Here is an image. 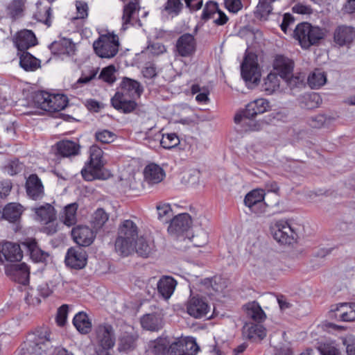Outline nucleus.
<instances>
[{
  "label": "nucleus",
  "instance_id": "1",
  "mask_svg": "<svg viewBox=\"0 0 355 355\" xmlns=\"http://www.w3.org/2000/svg\"><path fill=\"white\" fill-rule=\"evenodd\" d=\"M139 228L132 220H125L119 225L115 250L123 256L134 252L135 243L138 237Z\"/></svg>",
  "mask_w": 355,
  "mask_h": 355
},
{
  "label": "nucleus",
  "instance_id": "2",
  "mask_svg": "<svg viewBox=\"0 0 355 355\" xmlns=\"http://www.w3.org/2000/svg\"><path fill=\"white\" fill-rule=\"evenodd\" d=\"M93 341L96 345L97 355H111L112 349L116 342L113 327L108 323L99 324L93 331Z\"/></svg>",
  "mask_w": 355,
  "mask_h": 355
},
{
  "label": "nucleus",
  "instance_id": "3",
  "mask_svg": "<svg viewBox=\"0 0 355 355\" xmlns=\"http://www.w3.org/2000/svg\"><path fill=\"white\" fill-rule=\"evenodd\" d=\"M324 35L323 28L313 26L307 22L298 24L294 31V36L303 49L316 44Z\"/></svg>",
  "mask_w": 355,
  "mask_h": 355
},
{
  "label": "nucleus",
  "instance_id": "4",
  "mask_svg": "<svg viewBox=\"0 0 355 355\" xmlns=\"http://www.w3.org/2000/svg\"><path fill=\"white\" fill-rule=\"evenodd\" d=\"M89 160L81 171L83 178L87 181L101 179V169L104 166L103 151L96 145H92L89 150Z\"/></svg>",
  "mask_w": 355,
  "mask_h": 355
},
{
  "label": "nucleus",
  "instance_id": "5",
  "mask_svg": "<svg viewBox=\"0 0 355 355\" xmlns=\"http://www.w3.org/2000/svg\"><path fill=\"white\" fill-rule=\"evenodd\" d=\"M51 332L47 327L36 329L28 334L26 341L28 349L34 355H46L51 347Z\"/></svg>",
  "mask_w": 355,
  "mask_h": 355
},
{
  "label": "nucleus",
  "instance_id": "6",
  "mask_svg": "<svg viewBox=\"0 0 355 355\" xmlns=\"http://www.w3.org/2000/svg\"><path fill=\"white\" fill-rule=\"evenodd\" d=\"M119 37L114 33L101 35L93 44L95 53L106 59L114 58L119 52Z\"/></svg>",
  "mask_w": 355,
  "mask_h": 355
},
{
  "label": "nucleus",
  "instance_id": "7",
  "mask_svg": "<svg viewBox=\"0 0 355 355\" xmlns=\"http://www.w3.org/2000/svg\"><path fill=\"white\" fill-rule=\"evenodd\" d=\"M269 102L264 98H259L249 103L245 110L237 113L234 116L236 123L248 124V119H250L257 114H263L268 111Z\"/></svg>",
  "mask_w": 355,
  "mask_h": 355
},
{
  "label": "nucleus",
  "instance_id": "8",
  "mask_svg": "<svg viewBox=\"0 0 355 355\" xmlns=\"http://www.w3.org/2000/svg\"><path fill=\"white\" fill-rule=\"evenodd\" d=\"M37 217V220L46 225L45 232L48 234H53L58 230V224H55L56 213L54 207L49 203L33 209Z\"/></svg>",
  "mask_w": 355,
  "mask_h": 355
},
{
  "label": "nucleus",
  "instance_id": "9",
  "mask_svg": "<svg viewBox=\"0 0 355 355\" xmlns=\"http://www.w3.org/2000/svg\"><path fill=\"white\" fill-rule=\"evenodd\" d=\"M297 234L293 227L286 220L277 221L273 228V237L279 243L291 244L297 239Z\"/></svg>",
  "mask_w": 355,
  "mask_h": 355
},
{
  "label": "nucleus",
  "instance_id": "10",
  "mask_svg": "<svg viewBox=\"0 0 355 355\" xmlns=\"http://www.w3.org/2000/svg\"><path fill=\"white\" fill-rule=\"evenodd\" d=\"M265 192L263 189H254L250 191L244 198L245 206L250 208L251 211L259 214L266 212L268 206L264 202Z\"/></svg>",
  "mask_w": 355,
  "mask_h": 355
},
{
  "label": "nucleus",
  "instance_id": "11",
  "mask_svg": "<svg viewBox=\"0 0 355 355\" xmlns=\"http://www.w3.org/2000/svg\"><path fill=\"white\" fill-rule=\"evenodd\" d=\"M241 76L245 82L257 83L260 80L261 73L258 64L252 55L245 57L241 64Z\"/></svg>",
  "mask_w": 355,
  "mask_h": 355
},
{
  "label": "nucleus",
  "instance_id": "12",
  "mask_svg": "<svg viewBox=\"0 0 355 355\" xmlns=\"http://www.w3.org/2000/svg\"><path fill=\"white\" fill-rule=\"evenodd\" d=\"M165 176V171L160 166L150 163L144 169V187H154L162 182Z\"/></svg>",
  "mask_w": 355,
  "mask_h": 355
},
{
  "label": "nucleus",
  "instance_id": "13",
  "mask_svg": "<svg viewBox=\"0 0 355 355\" xmlns=\"http://www.w3.org/2000/svg\"><path fill=\"white\" fill-rule=\"evenodd\" d=\"M23 251L21 246L16 243L3 242L0 250V263L4 261L16 262L21 260Z\"/></svg>",
  "mask_w": 355,
  "mask_h": 355
},
{
  "label": "nucleus",
  "instance_id": "14",
  "mask_svg": "<svg viewBox=\"0 0 355 355\" xmlns=\"http://www.w3.org/2000/svg\"><path fill=\"white\" fill-rule=\"evenodd\" d=\"M111 103L114 109L124 114L132 112L137 105L135 98L119 91L111 98Z\"/></svg>",
  "mask_w": 355,
  "mask_h": 355
},
{
  "label": "nucleus",
  "instance_id": "15",
  "mask_svg": "<svg viewBox=\"0 0 355 355\" xmlns=\"http://www.w3.org/2000/svg\"><path fill=\"white\" fill-rule=\"evenodd\" d=\"M5 272L12 280L19 284L25 285L29 282L30 271L25 263L8 265Z\"/></svg>",
  "mask_w": 355,
  "mask_h": 355
},
{
  "label": "nucleus",
  "instance_id": "16",
  "mask_svg": "<svg viewBox=\"0 0 355 355\" xmlns=\"http://www.w3.org/2000/svg\"><path fill=\"white\" fill-rule=\"evenodd\" d=\"M87 253L80 247L71 248L68 250L65 257L67 266L74 269H82L87 264Z\"/></svg>",
  "mask_w": 355,
  "mask_h": 355
},
{
  "label": "nucleus",
  "instance_id": "17",
  "mask_svg": "<svg viewBox=\"0 0 355 355\" xmlns=\"http://www.w3.org/2000/svg\"><path fill=\"white\" fill-rule=\"evenodd\" d=\"M192 223L191 218L189 214H180L171 220L168 232L170 234L178 236L187 231Z\"/></svg>",
  "mask_w": 355,
  "mask_h": 355
},
{
  "label": "nucleus",
  "instance_id": "18",
  "mask_svg": "<svg viewBox=\"0 0 355 355\" xmlns=\"http://www.w3.org/2000/svg\"><path fill=\"white\" fill-rule=\"evenodd\" d=\"M187 313L195 318H201L207 316L210 311V306L202 297H193L187 303Z\"/></svg>",
  "mask_w": 355,
  "mask_h": 355
},
{
  "label": "nucleus",
  "instance_id": "19",
  "mask_svg": "<svg viewBox=\"0 0 355 355\" xmlns=\"http://www.w3.org/2000/svg\"><path fill=\"white\" fill-rule=\"evenodd\" d=\"M176 51L181 57H190L196 51V42L194 37L185 33L181 35L177 40L175 44Z\"/></svg>",
  "mask_w": 355,
  "mask_h": 355
},
{
  "label": "nucleus",
  "instance_id": "20",
  "mask_svg": "<svg viewBox=\"0 0 355 355\" xmlns=\"http://www.w3.org/2000/svg\"><path fill=\"white\" fill-rule=\"evenodd\" d=\"M198 350L199 347L195 340L178 341L170 345L168 355H196Z\"/></svg>",
  "mask_w": 355,
  "mask_h": 355
},
{
  "label": "nucleus",
  "instance_id": "21",
  "mask_svg": "<svg viewBox=\"0 0 355 355\" xmlns=\"http://www.w3.org/2000/svg\"><path fill=\"white\" fill-rule=\"evenodd\" d=\"M355 39V28L340 25L334 32V42L340 46L351 44Z\"/></svg>",
  "mask_w": 355,
  "mask_h": 355
},
{
  "label": "nucleus",
  "instance_id": "22",
  "mask_svg": "<svg viewBox=\"0 0 355 355\" xmlns=\"http://www.w3.org/2000/svg\"><path fill=\"white\" fill-rule=\"evenodd\" d=\"M331 317L341 321L350 322L355 320V304L341 303L331 306Z\"/></svg>",
  "mask_w": 355,
  "mask_h": 355
},
{
  "label": "nucleus",
  "instance_id": "23",
  "mask_svg": "<svg viewBox=\"0 0 355 355\" xmlns=\"http://www.w3.org/2000/svg\"><path fill=\"white\" fill-rule=\"evenodd\" d=\"M71 236L80 246H89L94 239V232L87 226L79 225L72 229Z\"/></svg>",
  "mask_w": 355,
  "mask_h": 355
},
{
  "label": "nucleus",
  "instance_id": "24",
  "mask_svg": "<svg viewBox=\"0 0 355 355\" xmlns=\"http://www.w3.org/2000/svg\"><path fill=\"white\" fill-rule=\"evenodd\" d=\"M14 43L18 51L24 52L35 46L37 44V39L31 31L24 30L17 33L14 38Z\"/></svg>",
  "mask_w": 355,
  "mask_h": 355
},
{
  "label": "nucleus",
  "instance_id": "25",
  "mask_svg": "<svg viewBox=\"0 0 355 355\" xmlns=\"http://www.w3.org/2000/svg\"><path fill=\"white\" fill-rule=\"evenodd\" d=\"M243 335L249 340L258 341L265 338L266 331L261 323L245 322L243 327Z\"/></svg>",
  "mask_w": 355,
  "mask_h": 355
},
{
  "label": "nucleus",
  "instance_id": "26",
  "mask_svg": "<svg viewBox=\"0 0 355 355\" xmlns=\"http://www.w3.org/2000/svg\"><path fill=\"white\" fill-rule=\"evenodd\" d=\"M26 193L33 200L40 199L44 195V187L40 179L35 174L31 175L26 183Z\"/></svg>",
  "mask_w": 355,
  "mask_h": 355
},
{
  "label": "nucleus",
  "instance_id": "27",
  "mask_svg": "<svg viewBox=\"0 0 355 355\" xmlns=\"http://www.w3.org/2000/svg\"><path fill=\"white\" fill-rule=\"evenodd\" d=\"M119 92L125 93L129 97L133 98H135V97L139 98L143 92V87L138 81L125 77L121 81Z\"/></svg>",
  "mask_w": 355,
  "mask_h": 355
},
{
  "label": "nucleus",
  "instance_id": "28",
  "mask_svg": "<svg viewBox=\"0 0 355 355\" xmlns=\"http://www.w3.org/2000/svg\"><path fill=\"white\" fill-rule=\"evenodd\" d=\"M21 245L27 250L31 259L35 262H43L48 257V254L38 247L35 239H26Z\"/></svg>",
  "mask_w": 355,
  "mask_h": 355
},
{
  "label": "nucleus",
  "instance_id": "29",
  "mask_svg": "<svg viewBox=\"0 0 355 355\" xmlns=\"http://www.w3.org/2000/svg\"><path fill=\"white\" fill-rule=\"evenodd\" d=\"M139 8V1L136 0L130 1L124 6L122 15V31H125L130 25L133 24V17Z\"/></svg>",
  "mask_w": 355,
  "mask_h": 355
},
{
  "label": "nucleus",
  "instance_id": "30",
  "mask_svg": "<svg viewBox=\"0 0 355 355\" xmlns=\"http://www.w3.org/2000/svg\"><path fill=\"white\" fill-rule=\"evenodd\" d=\"M78 205L76 202L66 205L60 213L59 220L66 226L71 227L77 222V210Z\"/></svg>",
  "mask_w": 355,
  "mask_h": 355
},
{
  "label": "nucleus",
  "instance_id": "31",
  "mask_svg": "<svg viewBox=\"0 0 355 355\" xmlns=\"http://www.w3.org/2000/svg\"><path fill=\"white\" fill-rule=\"evenodd\" d=\"M274 69L278 72L282 79L286 78L292 74L293 62L288 58L283 55H277L274 62Z\"/></svg>",
  "mask_w": 355,
  "mask_h": 355
},
{
  "label": "nucleus",
  "instance_id": "32",
  "mask_svg": "<svg viewBox=\"0 0 355 355\" xmlns=\"http://www.w3.org/2000/svg\"><path fill=\"white\" fill-rule=\"evenodd\" d=\"M176 286L177 282L174 278L164 276L157 282V290L164 299H168L173 293Z\"/></svg>",
  "mask_w": 355,
  "mask_h": 355
},
{
  "label": "nucleus",
  "instance_id": "33",
  "mask_svg": "<svg viewBox=\"0 0 355 355\" xmlns=\"http://www.w3.org/2000/svg\"><path fill=\"white\" fill-rule=\"evenodd\" d=\"M74 48V44L68 39H62L60 41H55L49 45L50 50L55 55H69L73 53Z\"/></svg>",
  "mask_w": 355,
  "mask_h": 355
},
{
  "label": "nucleus",
  "instance_id": "34",
  "mask_svg": "<svg viewBox=\"0 0 355 355\" xmlns=\"http://www.w3.org/2000/svg\"><path fill=\"white\" fill-rule=\"evenodd\" d=\"M143 329L151 331H157L163 327L162 317L158 314H146L141 318Z\"/></svg>",
  "mask_w": 355,
  "mask_h": 355
},
{
  "label": "nucleus",
  "instance_id": "35",
  "mask_svg": "<svg viewBox=\"0 0 355 355\" xmlns=\"http://www.w3.org/2000/svg\"><path fill=\"white\" fill-rule=\"evenodd\" d=\"M139 336L136 332L124 333L119 341V350L120 352H129L133 350L137 346Z\"/></svg>",
  "mask_w": 355,
  "mask_h": 355
},
{
  "label": "nucleus",
  "instance_id": "36",
  "mask_svg": "<svg viewBox=\"0 0 355 355\" xmlns=\"http://www.w3.org/2000/svg\"><path fill=\"white\" fill-rule=\"evenodd\" d=\"M247 316L257 323H261L266 318V314L260 305L256 302H249L244 306Z\"/></svg>",
  "mask_w": 355,
  "mask_h": 355
},
{
  "label": "nucleus",
  "instance_id": "37",
  "mask_svg": "<svg viewBox=\"0 0 355 355\" xmlns=\"http://www.w3.org/2000/svg\"><path fill=\"white\" fill-rule=\"evenodd\" d=\"M19 64L26 71H33L40 67V61L26 51L19 55Z\"/></svg>",
  "mask_w": 355,
  "mask_h": 355
},
{
  "label": "nucleus",
  "instance_id": "38",
  "mask_svg": "<svg viewBox=\"0 0 355 355\" xmlns=\"http://www.w3.org/2000/svg\"><path fill=\"white\" fill-rule=\"evenodd\" d=\"M73 324L76 329L83 334H88L92 329V322L88 315L83 311L75 315Z\"/></svg>",
  "mask_w": 355,
  "mask_h": 355
},
{
  "label": "nucleus",
  "instance_id": "39",
  "mask_svg": "<svg viewBox=\"0 0 355 355\" xmlns=\"http://www.w3.org/2000/svg\"><path fill=\"white\" fill-rule=\"evenodd\" d=\"M23 212V207L15 202H11L5 206L3 210V217L10 221H17Z\"/></svg>",
  "mask_w": 355,
  "mask_h": 355
},
{
  "label": "nucleus",
  "instance_id": "40",
  "mask_svg": "<svg viewBox=\"0 0 355 355\" xmlns=\"http://www.w3.org/2000/svg\"><path fill=\"white\" fill-rule=\"evenodd\" d=\"M48 104L46 112H59L67 107V98L63 94H51Z\"/></svg>",
  "mask_w": 355,
  "mask_h": 355
},
{
  "label": "nucleus",
  "instance_id": "41",
  "mask_svg": "<svg viewBox=\"0 0 355 355\" xmlns=\"http://www.w3.org/2000/svg\"><path fill=\"white\" fill-rule=\"evenodd\" d=\"M57 150L62 156L70 157L78 153L79 146L72 141H62L57 144Z\"/></svg>",
  "mask_w": 355,
  "mask_h": 355
},
{
  "label": "nucleus",
  "instance_id": "42",
  "mask_svg": "<svg viewBox=\"0 0 355 355\" xmlns=\"http://www.w3.org/2000/svg\"><path fill=\"white\" fill-rule=\"evenodd\" d=\"M280 80L275 73H270L264 79L262 89L267 94H272L279 89Z\"/></svg>",
  "mask_w": 355,
  "mask_h": 355
},
{
  "label": "nucleus",
  "instance_id": "43",
  "mask_svg": "<svg viewBox=\"0 0 355 355\" xmlns=\"http://www.w3.org/2000/svg\"><path fill=\"white\" fill-rule=\"evenodd\" d=\"M153 250V245L148 242L143 237L138 238L135 243L134 252L135 251L139 256L148 257Z\"/></svg>",
  "mask_w": 355,
  "mask_h": 355
},
{
  "label": "nucleus",
  "instance_id": "44",
  "mask_svg": "<svg viewBox=\"0 0 355 355\" xmlns=\"http://www.w3.org/2000/svg\"><path fill=\"white\" fill-rule=\"evenodd\" d=\"M169 341L166 338L159 337L156 340H151L148 343V350L157 355L163 354L165 353Z\"/></svg>",
  "mask_w": 355,
  "mask_h": 355
},
{
  "label": "nucleus",
  "instance_id": "45",
  "mask_svg": "<svg viewBox=\"0 0 355 355\" xmlns=\"http://www.w3.org/2000/svg\"><path fill=\"white\" fill-rule=\"evenodd\" d=\"M327 81L324 72L316 69L308 77V84L312 89H317L324 85Z\"/></svg>",
  "mask_w": 355,
  "mask_h": 355
},
{
  "label": "nucleus",
  "instance_id": "46",
  "mask_svg": "<svg viewBox=\"0 0 355 355\" xmlns=\"http://www.w3.org/2000/svg\"><path fill=\"white\" fill-rule=\"evenodd\" d=\"M156 139L159 140L161 146L166 149H171L176 147L180 144V139L175 133H168L162 135L160 139V135H155Z\"/></svg>",
  "mask_w": 355,
  "mask_h": 355
},
{
  "label": "nucleus",
  "instance_id": "47",
  "mask_svg": "<svg viewBox=\"0 0 355 355\" xmlns=\"http://www.w3.org/2000/svg\"><path fill=\"white\" fill-rule=\"evenodd\" d=\"M25 6L24 0H12L8 6V15L14 19L23 15Z\"/></svg>",
  "mask_w": 355,
  "mask_h": 355
},
{
  "label": "nucleus",
  "instance_id": "48",
  "mask_svg": "<svg viewBox=\"0 0 355 355\" xmlns=\"http://www.w3.org/2000/svg\"><path fill=\"white\" fill-rule=\"evenodd\" d=\"M183 8L181 0H167L163 6V10L168 15L174 17L180 14Z\"/></svg>",
  "mask_w": 355,
  "mask_h": 355
},
{
  "label": "nucleus",
  "instance_id": "49",
  "mask_svg": "<svg viewBox=\"0 0 355 355\" xmlns=\"http://www.w3.org/2000/svg\"><path fill=\"white\" fill-rule=\"evenodd\" d=\"M318 350L321 355H341V352L334 342L320 343Z\"/></svg>",
  "mask_w": 355,
  "mask_h": 355
},
{
  "label": "nucleus",
  "instance_id": "50",
  "mask_svg": "<svg viewBox=\"0 0 355 355\" xmlns=\"http://www.w3.org/2000/svg\"><path fill=\"white\" fill-rule=\"evenodd\" d=\"M271 2L272 1H268L267 0H259L255 12L256 15L261 19H266L267 17L272 11Z\"/></svg>",
  "mask_w": 355,
  "mask_h": 355
},
{
  "label": "nucleus",
  "instance_id": "51",
  "mask_svg": "<svg viewBox=\"0 0 355 355\" xmlns=\"http://www.w3.org/2000/svg\"><path fill=\"white\" fill-rule=\"evenodd\" d=\"M108 215L103 209H98L93 215L92 223L96 229L101 228L107 221Z\"/></svg>",
  "mask_w": 355,
  "mask_h": 355
},
{
  "label": "nucleus",
  "instance_id": "52",
  "mask_svg": "<svg viewBox=\"0 0 355 355\" xmlns=\"http://www.w3.org/2000/svg\"><path fill=\"white\" fill-rule=\"evenodd\" d=\"M60 277L59 276L54 277L53 279V282H54L55 283H58L60 282ZM50 283L51 286L48 283L40 285L37 289V293H38V294L43 297H46L49 296L52 293L53 288L55 286V285H52V281Z\"/></svg>",
  "mask_w": 355,
  "mask_h": 355
},
{
  "label": "nucleus",
  "instance_id": "53",
  "mask_svg": "<svg viewBox=\"0 0 355 355\" xmlns=\"http://www.w3.org/2000/svg\"><path fill=\"white\" fill-rule=\"evenodd\" d=\"M218 10V4L214 1H209L206 3L205 7L203 9L202 19L204 20H208L209 19H214L216 17V13Z\"/></svg>",
  "mask_w": 355,
  "mask_h": 355
},
{
  "label": "nucleus",
  "instance_id": "54",
  "mask_svg": "<svg viewBox=\"0 0 355 355\" xmlns=\"http://www.w3.org/2000/svg\"><path fill=\"white\" fill-rule=\"evenodd\" d=\"M49 97H51V94L48 92H37L34 97L35 103L40 109L46 111L49 105L48 103Z\"/></svg>",
  "mask_w": 355,
  "mask_h": 355
},
{
  "label": "nucleus",
  "instance_id": "55",
  "mask_svg": "<svg viewBox=\"0 0 355 355\" xmlns=\"http://www.w3.org/2000/svg\"><path fill=\"white\" fill-rule=\"evenodd\" d=\"M115 67L114 65H110L103 68L99 75V78L102 79L106 83L110 84L113 83L116 80Z\"/></svg>",
  "mask_w": 355,
  "mask_h": 355
},
{
  "label": "nucleus",
  "instance_id": "56",
  "mask_svg": "<svg viewBox=\"0 0 355 355\" xmlns=\"http://www.w3.org/2000/svg\"><path fill=\"white\" fill-rule=\"evenodd\" d=\"M76 19H85L88 17L89 6L87 3L83 1H76Z\"/></svg>",
  "mask_w": 355,
  "mask_h": 355
},
{
  "label": "nucleus",
  "instance_id": "57",
  "mask_svg": "<svg viewBox=\"0 0 355 355\" xmlns=\"http://www.w3.org/2000/svg\"><path fill=\"white\" fill-rule=\"evenodd\" d=\"M158 217L160 220L167 221L172 215V209L169 204H159L157 206Z\"/></svg>",
  "mask_w": 355,
  "mask_h": 355
},
{
  "label": "nucleus",
  "instance_id": "58",
  "mask_svg": "<svg viewBox=\"0 0 355 355\" xmlns=\"http://www.w3.org/2000/svg\"><path fill=\"white\" fill-rule=\"evenodd\" d=\"M95 136L97 141L103 144H109L112 142L115 137V135L112 132L107 130L97 132Z\"/></svg>",
  "mask_w": 355,
  "mask_h": 355
},
{
  "label": "nucleus",
  "instance_id": "59",
  "mask_svg": "<svg viewBox=\"0 0 355 355\" xmlns=\"http://www.w3.org/2000/svg\"><path fill=\"white\" fill-rule=\"evenodd\" d=\"M68 309V305L63 304L58 310L56 322L60 327L64 326L67 321Z\"/></svg>",
  "mask_w": 355,
  "mask_h": 355
},
{
  "label": "nucleus",
  "instance_id": "60",
  "mask_svg": "<svg viewBox=\"0 0 355 355\" xmlns=\"http://www.w3.org/2000/svg\"><path fill=\"white\" fill-rule=\"evenodd\" d=\"M191 242L195 246L202 247L207 243L208 235L205 232L201 231L199 234L192 236Z\"/></svg>",
  "mask_w": 355,
  "mask_h": 355
},
{
  "label": "nucleus",
  "instance_id": "61",
  "mask_svg": "<svg viewBox=\"0 0 355 355\" xmlns=\"http://www.w3.org/2000/svg\"><path fill=\"white\" fill-rule=\"evenodd\" d=\"M225 4L227 9L233 13L237 12L243 7L241 0H225Z\"/></svg>",
  "mask_w": 355,
  "mask_h": 355
},
{
  "label": "nucleus",
  "instance_id": "62",
  "mask_svg": "<svg viewBox=\"0 0 355 355\" xmlns=\"http://www.w3.org/2000/svg\"><path fill=\"white\" fill-rule=\"evenodd\" d=\"M286 83L287 85L292 89L295 87H300L303 85V81L298 76H288L286 78H283Z\"/></svg>",
  "mask_w": 355,
  "mask_h": 355
},
{
  "label": "nucleus",
  "instance_id": "63",
  "mask_svg": "<svg viewBox=\"0 0 355 355\" xmlns=\"http://www.w3.org/2000/svg\"><path fill=\"white\" fill-rule=\"evenodd\" d=\"M142 73L146 78H153L157 76V68L154 64H147L143 69Z\"/></svg>",
  "mask_w": 355,
  "mask_h": 355
},
{
  "label": "nucleus",
  "instance_id": "64",
  "mask_svg": "<svg viewBox=\"0 0 355 355\" xmlns=\"http://www.w3.org/2000/svg\"><path fill=\"white\" fill-rule=\"evenodd\" d=\"M148 51L153 55H159L166 52V49L164 45L160 43H153L148 46Z\"/></svg>",
  "mask_w": 355,
  "mask_h": 355
}]
</instances>
